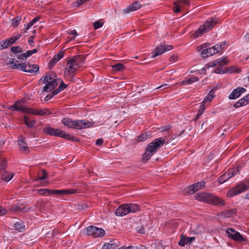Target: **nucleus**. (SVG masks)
Wrapping results in <instances>:
<instances>
[{
  "label": "nucleus",
  "mask_w": 249,
  "mask_h": 249,
  "mask_svg": "<svg viewBox=\"0 0 249 249\" xmlns=\"http://www.w3.org/2000/svg\"><path fill=\"white\" fill-rule=\"evenodd\" d=\"M56 94H54V91H53L52 93H51L50 94H48L46 96L45 100H48L52 98L53 96H54Z\"/></svg>",
  "instance_id": "56"
},
{
  "label": "nucleus",
  "mask_w": 249,
  "mask_h": 249,
  "mask_svg": "<svg viewBox=\"0 0 249 249\" xmlns=\"http://www.w3.org/2000/svg\"><path fill=\"white\" fill-rule=\"evenodd\" d=\"M103 143V140L102 139H98L96 141V144L97 145H101Z\"/></svg>",
  "instance_id": "60"
},
{
  "label": "nucleus",
  "mask_w": 249,
  "mask_h": 249,
  "mask_svg": "<svg viewBox=\"0 0 249 249\" xmlns=\"http://www.w3.org/2000/svg\"><path fill=\"white\" fill-rule=\"evenodd\" d=\"M69 34L70 35H73L74 36V37H73L72 38L70 39V40H72L73 38H74L75 36H76L77 35V32L75 30H71L69 32Z\"/></svg>",
  "instance_id": "53"
},
{
  "label": "nucleus",
  "mask_w": 249,
  "mask_h": 249,
  "mask_svg": "<svg viewBox=\"0 0 249 249\" xmlns=\"http://www.w3.org/2000/svg\"><path fill=\"white\" fill-rule=\"evenodd\" d=\"M87 234L94 238L103 236L105 233V231L94 226H89L86 228Z\"/></svg>",
  "instance_id": "11"
},
{
  "label": "nucleus",
  "mask_w": 249,
  "mask_h": 249,
  "mask_svg": "<svg viewBox=\"0 0 249 249\" xmlns=\"http://www.w3.org/2000/svg\"><path fill=\"white\" fill-rule=\"evenodd\" d=\"M217 23H218V19L217 18H209L202 25L200 26V27L193 34V36L195 38L198 37L203 34L211 30Z\"/></svg>",
  "instance_id": "6"
},
{
  "label": "nucleus",
  "mask_w": 249,
  "mask_h": 249,
  "mask_svg": "<svg viewBox=\"0 0 249 249\" xmlns=\"http://www.w3.org/2000/svg\"><path fill=\"white\" fill-rule=\"evenodd\" d=\"M205 109V106L203 105H201L199 106V108L198 112L199 113V114L202 115V113H203Z\"/></svg>",
  "instance_id": "55"
},
{
  "label": "nucleus",
  "mask_w": 249,
  "mask_h": 249,
  "mask_svg": "<svg viewBox=\"0 0 249 249\" xmlns=\"http://www.w3.org/2000/svg\"><path fill=\"white\" fill-rule=\"evenodd\" d=\"M213 93H214L213 90H210L208 94L205 98L203 102L206 103L208 101L211 102L214 97Z\"/></svg>",
  "instance_id": "39"
},
{
  "label": "nucleus",
  "mask_w": 249,
  "mask_h": 249,
  "mask_svg": "<svg viewBox=\"0 0 249 249\" xmlns=\"http://www.w3.org/2000/svg\"><path fill=\"white\" fill-rule=\"evenodd\" d=\"M103 25V23L100 20L96 21L94 22L93 26L95 29H97Z\"/></svg>",
  "instance_id": "45"
},
{
  "label": "nucleus",
  "mask_w": 249,
  "mask_h": 249,
  "mask_svg": "<svg viewBox=\"0 0 249 249\" xmlns=\"http://www.w3.org/2000/svg\"><path fill=\"white\" fill-rule=\"evenodd\" d=\"M64 56L63 52L60 51L55 54L53 57L50 60L49 65L51 67L53 66L58 61H59Z\"/></svg>",
  "instance_id": "26"
},
{
  "label": "nucleus",
  "mask_w": 249,
  "mask_h": 249,
  "mask_svg": "<svg viewBox=\"0 0 249 249\" xmlns=\"http://www.w3.org/2000/svg\"><path fill=\"white\" fill-rule=\"evenodd\" d=\"M31 210V207L29 206H25L21 208L20 212L27 213Z\"/></svg>",
  "instance_id": "49"
},
{
  "label": "nucleus",
  "mask_w": 249,
  "mask_h": 249,
  "mask_svg": "<svg viewBox=\"0 0 249 249\" xmlns=\"http://www.w3.org/2000/svg\"><path fill=\"white\" fill-rule=\"evenodd\" d=\"M85 62V58L80 55H75L68 60L65 73L74 74L81 67Z\"/></svg>",
  "instance_id": "2"
},
{
  "label": "nucleus",
  "mask_w": 249,
  "mask_h": 249,
  "mask_svg": "<svg viewBox=\"0 0 249 249\" xmlns=\"http://www.w3.org/2000/svg\"><path fill=\"white\" fill-rule=\"evenodd\" d=\"M39 19V17H36L33 19H32L30 21V22L31 23V24L34 25L35 23H36L37 21H38Z\"/></svg>",
  "instance_id": "63"
},
{
  "label": "nucleus",
  "mask_w": 249,
  "mask_h": 249,
  "mask_svg": "<svg viewBox=\"0 0 249 249\" xmlns=\"http://www.w3.org/2000/svg\"><path fill=\"white\" fill-rule=\"evenodd\" d=\"M226 41L222 42L220 44L215 45V46H218L217 51L220 52L221 51L225 49Z\"/></svg>",
  "instance_id": "43"
},
{
  "label": "nucleus",
  "mask_w": 249,
  "mask_h": 249,
  "mask_svg": "<svg viewBox=\"0 0 249 249\" xmlns=\"http://www.w3.org/2000/svg\"><path fill=\"white\" fill-rule=\"evenodd\" d=\"M57 130L58 131L56 132V136L64 138L65 136L66 132L59 129H57Z\"/></svg>",
  "instance_id": "46"
},
{
  "label": "nucleus",
  "mask_w": 249,
  "mask_h": 249,
  "mask_svg": "<svg viewBox=\"0 0 249 249\" xmlns=\"http://www.w3.org/2000/svg\"><path fill=\"white\" fill-rule=\"evenodd\" d=\"M10 50L11 51L15 54L21 53L23 52L21 48L18 46H13L11 48Z\"/></svg>",
  "instance_id": "37"
},
{
  "label": "nucleus",
  "mask_w": 249,
  "mask_h": 249,
  "mask_svg": "<svg viewBox=\"0 0 249 249\" xmlns=\"http://www.w3.org/2000/svg\"><path fill=\"white\" fill-rule=\"evenodd\" d=\"M25 225L23 223L17 222L14 225V228L15 230L18 231L19 232H22L25 230Z\"/></svg>",
  "instance_id": "34"
},
{
  "label": "nucleus",
  "mask_w": 249,
  "mask_h": 249,
  "mask_svg": "<svg viewBox=\"0 0 249 249\" xmlns=\"http://www.w3.org/2000/svg\"><path fill=\"white\" fill-rule=\"evenodd\" d=\"M18 144L19 145V150L23 152H28V147L25 139H21L18 140Z\"/></svg>",
  "instance_id": "28"
},
{
  "label": "nucleus",
  "mask_w": 249,
  "mask_h": 249,
  "mask_svg": "<svg viewBox=\"0 0 249 249\" xmlns=\"http://www.w3.org/2000/svg\"><path fill=\"white\" fill-rule=\"evenodd\" d=\"M249 187L244 184H240L236 185L235 187L229 191L228 194L230 196H232L248 190Z\"/></svg>",
  "instance_id": "15"
},
{
  "label": "nucleus",
  "mask_w": 249,
  "mask_h": 249,
  "mask_svg": "<svg viewBox=\"0 0 249 249\" xmlns=\"http://www.w3.org/2000/svg\"><path fill=\"white\" fill-rule=\"evenodd\" d=\"M227 57H221L208 64V67H213L216 66L222 67L227 64L228 62Z\"/></svg>",
  "instance_id": "19"
},
{
  "label": "nucleus",
  "mask_w": 249,
  "mask_h": 249,
  "mask_svg": "<svg viewBox=\"0 0 249 249\" xmlns=\"http://www.w3.org/2000/svg\"><path fill=\"white\" fill-rule=\"evenodd\" d=\"M67 87V85L62 81L58 88L54 90V94H57Z\"/></svg>",
  "instance_id": "35"
},
{
  "label": "nucleus",
  "mask_w": 249,
  "mask_h": 249,
  "mask_svg": "<svg viewBox=\"0 0 249 249\" xmlns=\"http://www.w3.org/2000/svg\"><path fill=\"white\" fill-rule=\"evenodd\" d=\"M165 140L162 137L157 138L149 143L147 146L145 151L142 155V160L146 162L165 143Z\"/></svg>",
  "instance_id": "1"
},
{
  "label": "nucleus",
  "mask_w": 249,
  "mask_h": 249,
  "mask_svg": "<svg viewBox=\"0 0 249 249\" xmlns=\"http://www.w3.org/2000/svg\"><path fill=\"white\" fill-rule=\"evenodd\" d=\"M178 60V56L176 55H173L170 58V61L173 62H176Z\"/></svg>",
  "instance_id": "54"
},
{
  "label": "nucleus",
  "mask_w": 249,
  "mask_h": 249,
  "mask_svg": "<svg viewBox=\"0 0 249 249\" xmlns=\"http://www.w3.org/2000/svg\"><path fill=\"white\" fill-rule=\"evenodd\" d=\"M42 172L43 173V176L39 178V180H44L47 178L46 171L44 170H43Z\"/></svg>",
  "instance_id": "58"
},
{
  "label": "nucleus",
  "mask_w": 249,
  "mask_h": 249,
  "mask_svg": "<svg viewBox=\"0 0 249 249\" xmlns=\"http://www.w3.org/2000/svg\"><path fill=\"white\" fill-rule=\"evenodd\" d=\"M21 19V16H18V17L15 18L13 19V21H12L13 26L14 27L17 26L18 25V24H19V23L20 22Z\"/></svg>",
  "instance_id": "42"
},
{
  "label": "nucleus",
  "mask_w": 249,
  "mask_h": 249,
  "mask_svg": "<svg viewBox=\"0 0 249 249\" xmlns=\"http://www.w3.org/2000/svg\"><path fill=\"white\" fill-rule=\"evenodd\" d=\"M249 104V94L245 96L242 98L240 99L233 105L235 108H238L242 106H245Z\"/></svg>",
  "instance_id": "22"
},
{
  "label": "nucleus",
  "mask_w": 249,
  "mask_h": 249,
  "mask_svg": "<svg viewBox=\"0 0 249 249\" xmlns=\"http://www.w3.org/2000/svg\"><path fill=\"white\" fill-rule=\"evenodd\" d=\"M10 45L7 39L3 40L0 42V50L7 48Z\"/></svg>",
  "instance_id": "40"
},
{
  "label": "nucleus",
  "mask_w": 249,
  "mask_h": 249,
  "mask_svg": "<svg viewBox=\"0 0 249 249\" xmlns=\"http://www.w3.org/2000/svg\"><path fill=\"white\" fill-rule=\"evenodd\" d=\"M118 245L116 243L111 241L110 243L104 244L101 249H116Z\"/></svg>",
  "instance_id": "33"
},
{
  "label": "nucleus",
  "mask_w": 249,
  "mask_h": 249,
  "mask_svg": "<svg viewBox=\"0 0 249 249\" xmlns=\"http://www.w3.org/2000/svg\"><path fill=\"white\" fill-rule=\"evenodd\" d=\"M207 47V44L204 43L197 48L198 51L202 50L201 53V56L203 58L209 56L208 48L205 49Z\"/></svg>",
  "instance_id": "27"
},
{
  "label": "nucleus",
  "mask_w": 249,
  "mask_h": 249,
  "mask_svg": "<svg viewBox=\"0 0 249 249\" xmlns=\"http://www.w3.org/2000/svg\"><path fill=\"white\" fill-rule=\"evenodd\" d=\"M171 127V126L170 125H168L163 126V127H161V131H167V130H169Z\"/></svg>",
  "instance_id": "61"
},
{
  "label": "nucleus",
  "mask_w": 249,
  "mask_h": 249,
  "mask_svg": "<svg viewBox=\"0 0 249 249\" xmlns=\"http://www.w3.org/2000/svg\"><path fill=\"white\" fill-rule=\"evenodd\" d=\"M76 192V189L53 190V195H66L68 194H74Z\"/></svg>",
  "instance_id": "24"
},
{
  "label": "nucleus",
  "mask_w": 249,
  "mask_h": 249,
  "mask_svg": "<svg viewBox=\"0 0 249 249\" xmlns=\"http://www.w3.org/2000/svg\"><path fill=\"white\" fill-rule=\"evenodd\" d=\"M194 197L198 201L215 206H222L225 204L223 200L213 194H208L201 192L195 194Z\"/></svg>",
  "instance_id": "3"
},
{
  "label": "nucleus",
  "mask_w": 249,
  "mask_h": 249,
  "mask_svg": "<svg viewBox=\"0 0 249 249\" xmlns=\"http://www.w3.org/2000/svg\"><path fill=\"white\" fill-rule=\"evenodd\" d=\"M172 49V46L169 45L158 46L151 53V57L154 58L157 56L161 55L164 52L171 50Z\"/></svg>",
  "instance_id": "14"
},
{
  "label": "nucleus",
  "mask_w": 249,
  "mask_h": 249,
  "mask_svg": "<svg viewBox=\"0 0 249 249\" xmlns=\"http://www.w3.org/2000/svg\"><path fill=\"white\" fill-rule=\"evenodd\" d=\"M64 138H65V139H66L67 140H72V141H74L75 140V137H73L72 135H71L69 134H67L66 133L65 134V136Z\"/></svg>",
  "instance_id": "50"
},
{
  "label": "nucleus",
  "mask_w": 249,
  "mask_h": 249,
  "mask_svg": "<svg viewBox=\"0 0 249 249\" xmlns=\"http://www.w3.org/2000/svg\"><path fill=\"white\" fill-rule=\"evenodd\" d=\"M61 122L65 126L72 129H82L92 125V123L85 120H72L69 118H63Z\"/></svg>",
  "instance_id": "4"
},
{
  "label": "nucleus",
  "mask_w": 249,
  "mask_h": 249,
  "mask_svg": "<svg viewBox=\"0 0 249 249\" xmlns=\"http://www.w3.org/2000/svg\"><path fill=\"white\" fill-rule=\"evenodd\" d=\"M23 122L29 128H32L34 127L36 123V121L35 120H30L29 118L27 116H24Z\"/></svg>",
  "instance_id": "30"
},
{
  "label": "nucleus",
  "mask_w": 249,
  "mask_h": 249,
  "mask_svg": "<svg viewBox=\"0 0 249 249\" xmlns=\"http://www.w3.org/2000/svg\"><path fill=\"white\" fill-rule=\"evenodd\" d=\"M221 67H222L217 68L216 69H215L214 70L213 72L214 73H218V74H225V73H228V72H229V73H233V72L238 73L240 71V70L238 68L233 67H231L229 69H225V70H223V69Z\"/></svg>",
  "instance_id": "21"
},
{
  "label": "nucleus",
  "mask_w": 249,
  "mask_h": 249,
  "mask_svg": "<svg viewBox=\"0 0 249 249\" xmlns=\"http://www.w3.org/2000/svg\"><path fill=\"white\" fill-rule=\"evenodd\" d=\"M16 68L31 74L36 73L39 70V66L37 65H31L28 62L20 63L18 66L16 67Z\"/></svg>",
  "instance_id": "9"
},
{
  "label": "nucleus",
  "mask_w": 249,
  "mask_h": 249,
  "mask_svg": "<svg viewBox=\"0 0 249 249\" xmlns=\"http://www.w3.org/2000/svg\"><path fill=\"white\" fill-rule=\"evenodd\" d=\"M137 231L139 233H143L144 232V229L143 227H138Z\"/></svg>",
  "instance_id": "62"
},
{
  "label": "nucleus",
  "mask_w": 249,
  "mask_h": 249,
  "mask_svg": "<svg viewBox=\"0 0 249 249\" xmlns=\"http://www.w3.org/2000/svg\"><path fill=\"white\" fill-rule=\"evenodd\" d=\"M89 0H77L75 3L76 6L78 7L80 5H81L82 4L85 3L86 1H89Z\"/></svg>",
  "instance_id": "52"
},
{
  "label": "nucleus",
  "mask_w": 249,
  "mask_h": 249,
  "mask_svg": "<svg viewBox=\"0 0 249 249\" xmlns=\"http://www.w3.org/2000/svg\"><path fill=\"white\" fill-rule=\"evenodd\" d=\"M39 82L43 84H46L43 88L41 89L42 92H50L53 89L58 85L56 76L53 72L42 76L40 79Z\"/></svg>",
  "instance_id": "5"
},
{
  "label": "nucleus",
  "mask_w": 249,
  "mask_h": 249,
  "mask_svg": "<svg viewBox=\"0 0 249 249\" xmlns=\"http://www.w3.org/2000/svg\"><path fill=\"white\" fill-rule=\"evenodd\" d=\"M6 213V210L0 206V216L5 214Z\"/></svg>",
  "instance_id": "57"
},
{
  "label": "nucleus",
  "mask_w": 249,
  "mask_h": 249,
  "mask_svg": "<svg viewBox=\"0 0 249 249\" xmlns=\"http://www.w3.org/2000/svg\"><path fill=\"white\" fill-rule=\"evenodd\" d=\"M205 184V182L204 181L198 182L195 184H194L189 186L188 188H187V192L188 193H194L196 192L202 188V187L204 186Z\"/></svg>",
  "instance_id": "18"
},
{
  "label": "nucleus",
  "mask_w": 249,
  "mask_h": 249,
  "mask_svg": "<svg viewBox=\"0 0 249 249\" xmlns=\"http://www.w3.org/2000/svg\"><path fill=\"white\" fill-rule=\"evenodd\" d=\"M17 58L18 60H25L27 58L25 56V53H20L17 55Z\"/></svg>",
  "instance_id": "47"
},
{
  "label": "nucleus",
  "mask_w": 249,
  "mask_h": 249,
  "mask_svg": "<svg viewBox=\"0 0 249 249\" xmlns=\"http://www.w3.org/2000/svg\"><path fill=\"white\" fill-rule=\"evenodd\" d=\"M194 240H195V237H188L184 235H181L178 242V245L181 247H184L187 243H191Z\"/></svg>",
  "instance_id": "25"
},
{
  "label": "nucleus",
  "mask_w": 249,
  "mask_h": 249,
  "mask_svg": "<svg viewBox=\"0 0 249 249\" xmlns=\"http://www.w3.org/2000/svg\"><path fill=\"white\" fill-rule=\"evenodd\" d=\"M217 48L218 46H215V45L212 47L208 48L209 56L219 53L217 51Z\"/></svg>",
  "instance_id": "38"
},
{
  "label": "nucleus",
  "mask_w": 249,
  "mask_h": 249,
  "mask_svg": "<svg viewBox=\"0 0 249 249\" xmlns=\"http://www.w3.org/2000/svg\"><path fill=\"white\" fill-rule=\"evenodd\" d=\"M57 129H54L51 127H46L44 128V132L51 136H56Z\"/></svg>",
  "instance_id": "32"
},
{
  "label": "nucleus",
  "mask_w": 249,
  "mask_h": 249,
  "mask_svg": "<svg viewBox=\"0 0 249 249\" xmlns=\"http://www.w3.org/2000/svg\"><path fill=\"white\" fill-rule=\"evenodd\" d=\"M141 7V5L138 1H135L133 2L130 5L126 7L124 10V12L125 13H128L131 12L135 11Z\"/></svg>",
  "instance_id": "23"
},
{
  "label": "nucleus",
  "mask_w": 249,
  "mask_h": 249,
  "mask_svg": "<svg viewBox=\"0 0 249 249\" xmlns=\"http://www.w3.org/2000/svg\"><path fill=\"white\" fill-rule=\"evenodd\" d=\"M6 167L7 162L5 159L0 156V177L2 180L8 182L13 178L14 174L7 172Z\"/></svg>",
  "instance_id": "8"
},
{
  "label": "nucleus",
  "mask_w": 249,
  "mask_h": 249,
  "mask_svg": "<svg viewBox=\"0 0 249 249\" xmlns=\"http://www.w3.org/2000/svg\"><path fill=\"white\" fill-rule=\"evenodd\" d=\"M147 138V135L146 134H143L137 137V141L138 142H141L145 141Z\"/></svg>",
  "instance_id": "44"
},
{
  "label": "nucleus",
  "mask_w": 249,
  "mask_h": 249,
  "mask_svg": "<svg viewBox=\"0 0 249 249\" xmlns=\"http://www.w3.org/2000/svg\"><path fill=\"white\" fill-rule=\"evenodd\" d=\"M6 61H7V64L11 65L12 69L18 70L17 68H16V67L18 66L20 64V63H18V60L15 58H8Z\"/></svg>",
  "instance_id": "31"
},
{
  "label": "nucleus",
  "mask_w": 249,
  "mask_h": 249,
  "mask_svg": "<svg viewBox=\"0 0 249 249\" xmlns=\"http://www.w3.org/2000/svg\"><path fill=\"white\" fill-rule=\"evenodd\" d=\"M24 102V100L17 101L15 102L13 106H10L9 109L12 111H18L23 113H29L28 109H30V107H26L23 104Z\"/></svg>",
  "instance_id": "13"
},
{
  "label": "nucleus",
  "mask_w": 249,
  "mask_h": 249,
  "mask_svg": "<svg viewBox=\"0 0 249 249\" xmlns=\"http://www.w3.org/2000/svg\"><path fill=\"white\" fill-rule=\"evenodd\" d=\"M29 113L32 115H36L38 116H45L50 115L51 112L47 109H34L30 108L28 109Z\"/></svg>",
  "instance_id": "17"
},
{
  "label": "nucleus",
  "mask_w": 249,
  "mask_h": 249,
  "mask_svg": "<svg viewBox=\"0 0 249 249\" xmlns=\"http://www.w3.org/2000/svg\"><path fill=\"white\" fill-rule=\"evenodd\" d=\"M112 69L114 71H122L124 69V67L122 64L117 63L112 66Z\"/></svg>",
  "instance_id": "36"
},
{
  "label": "nucleus",
  "mask_w": 249,
  "mask_h": 249,
  "mask_svg": "<svg viewBox=\"0 0 249 249\" xmlns=\"http://www.w3.org/2000/svg\"><path fill=\"white\" fill-rule=\"evenodd\" d=\"M186 85H191L195 82L199 81V78L197 77H191L189 79H186Z\"/></svg>",
  "instance_id": "41"
},
{
  "label": "nucleus",
  "mask_w": 249,
  "mask_h": 249,
  "mask_svg": "<svg viewBox=\"0 0 249 249\" xmlns=\"http://www.w3.org/2000/svg\"><path fill=\"white\" fill-rule=\"evenodd\" d=\"M135 249H147L146 247L143 245H139V246L135 247Z\"/></svg>",
  "instance_id": "64"
},
{
  "label": "nucleus",
  "mask_w": 249,
  "mask_h": 249,
  "mask_svg": "<svg viewBox=\"0 0 249 249\" xmlns=\"http://www.w3.org/2000/svg\"><path fill=\"white\" fill-rule=\"evenodd\" d=\"M246 91V89L243 87H239L233 89L229 96L231 100L236 99Z\"/></svg>",
  "instance_id": "20"
},
{
  "label": "nucleus",
  "mask_w": 249,
  "mask_h": 249,
  "mask_svg": "<svg viewBox=\"0 0 249 249\" xmlns=\"http://www.w3.org/2000/svg\"><path fill=\"white\" fill-rule=\"evenodd\" d=\"M239 172V167L228 170L223 175L221 176L218 179L219 183L222 184L234 176Z\"/></svg>",
  "instance_id": "10"
},
{
  "label": "nucleus",
  "mask_w": 249,
  "mask_h": 249,
  "mask_svg": "<svg viewBox=\"0 0 249 249\" xmlns=\"http://www.w3.org/2000/svg\"><path fill=\"white\" fill-rule=\"evenodd\" d=\"M226 233L229 238H231L233 240L240 242L246 241V240L239 232L235 231L232 228H227L226 230Z\"/></svg>",
  "instance_id": "12"
},
{
  "label": "nucleus",
  "mask_w": 249,
  "mask_h": 249,
  "mask_svg": "<svg viewBox=\"0 0 249 249\" xmlns=\"http://www.w3.org/2000/svg\"><path fill=\"white\" fill-rule=\"evenodd\" d=\"M234 213V211L233 210H230L229 211H227L225 213V216L226 217H230Z\"/></svg>",
  "instance_id": "48"
},
{
  "label": "nucleus",
  "mask_w": 249,
  "mask_h": 249,
  "mask_svg": "<svg viewBox=\"0 0 249 249\" xmlns=\"http://www.w3.org/2000/svg\"><path fill=\"white\" fill-rule=\"evenodd\" d=\"M9 44L10 46L12 45L13 44H14L17 40L15 39V37H13V36H12L11 37L8 38L7 39Z\"/></svg>",
  "instance_id": "51"
},
{
  "label": "nucleus",
  "mask_w": 249,
  "mask_h": 249,
  "mask_svg": "<svg viewBox=\"0 0 249 249\" xmlns=\"http://www.w3.org/2000/svg\"><path fill=\"white\" fill-rule=\"evenodd\" d=\"M175 7L173 8L175 13H178L181 10L185 9L189 5V1L188 0H180L174 2Z\"/></svg>",
  "instance_id": "16"
},
{
  "label": "nucleus",
  "mask_w": 249,
  "mask_h": 249,
  "mask_svg": "<svg viewBox=\"0 0 249 249\" xmlns=\"http://www.w3.org/2000/svg\"><path fill=\"white\" fill-rule=\"evenodd\" d=\"M38 194L41 196H48L49 195H53V190L49 189H41L36 190Z\"/></svg>",
  "instance_id": "29"
},
{
  "label": "nucleus",
  "mask_w": 249,
  "mask_h": 249,
  "mask_svg": "<svg viewBox=\"0 0 249 249\" xmlns=\"http://www.w3.org/2000/svg\"><path fill=\"white\" fill-rule=\"evenodd\" d=\"M21 208L18 206L15 205L12 208V211L15 212H20Z\"/></svg>",
  "instance_id": "59"
},
{
  "label": "nucleus",
  "mask_w": 249,
  "mask_h": 249,
  "mask_svg": "<svg viewBox=\"0 0 249 249\" xmlns=\"http://www.w3.org/2000/svg\"><path fill=\"white\" fill-rule=\"evenodd\" d=\"M139 210V206L135 204H124L121 205L116 210V215L123 216L130 213H135Z\"/></svg>",
  "instance_id": "7"
}]
</instances>
